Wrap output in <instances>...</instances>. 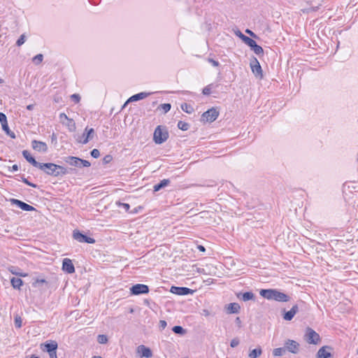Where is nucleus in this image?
<instances>
[{"mask_svg": "<svg viewBox=\"0 0 358 358\" xmlns=\"http://www.w3.org/2000/svg\"><path fill=\"white\" fill-rule=\"evenodd\" d=\"M259 294L262 297L268 300H275L276 301L280 302H287L289 301L290 299V297L288 295L277 289H261Z\"/></svg>", "mask_w": 358, "mask_h": 358, "instance_id": "f03ea898", "label": "nucleus"}, {"mask_svg": "<svg viewBox=\"0 0 358 358\" xmlns=\"http://www.w3.org/2000/svg\"><path fill=\"white\" fill-rule=\"evenodd\" d=\"M305 340L310 344H318L320 342V335L311 328H307L305 336Z\"/></svg>", "mask_w": 358, "mask_h": 358, "instance_id": "39448f33", "label": "nucleus"}, {"mask_svg": "<svg viewBox=\"0 0 358 358\" xmlns=\"http://www.w3.org/2000/svg\"><path fill=\"white\" fill-rule=\"evenodd\" d=\"M172 330L175 334H177L182 335L185 333V330L180 326H175Z\"/></svg>", "mask_w": 358, "mask_h": 358, "instance_id": "72a5a7b5", "label": "nucleus"}, {"mask_svg": "<svg viewBox=\"0 0 358 358\" xmlns=\"http://www.w3.org/2000/svg\"><path fill=\"white\" fill-rule=\"evenodd\" d=\"M241 295L242 300L244 301H248L249 300H253L255 299V295L251 292H247L243 294L240 293L237 295V296L238 298H240Z\"/></svg>", "mask_w": 358, "mask_h": 358, "instance_id": "b1692460", "label": "nucleus"}, {"mask_svg": "<svg viewBox=\"0 0 358 358\" xmlns=\"http://www.w3.org/2000/svg\"><path fill=\"white\" fill-rule=\"evenodd\" d=\"M170 183V180L169 179H164L160 181L158 184H156L153 187L154 192H157L160 190L162 188L166 187Z\"/></svg>", "mask_w": 358, "mask_h": 358, "instance_id": "4be33fe9", "label": "nucleus"}, {"mask_svg": "<svg viewBox=\"0 0 358 358\" xmlns=\"http://www.w3.org/2000/svg\"><path fill=\"white\" fill-rule=\"evenodd\" d=\"M10 283L14 289H20V287L23 285L22 279L18 278H13L10 280Z\"/></svg>", "mask_w": 358, "mask_h": 358, "instance_id": "a878e982", "label": "nucleus"}, {"mask_svg": "<svg viewBox=\"0 0 358 358\" xmlns=\"http://www.w3.org/2000/svg\"><path fill=\"white\" fill-rule=\"evenodd\" d=\"M91 155L94 158H98L100 156V152L97 149H93L91 151Z\"/></svg>", "mask_w": 358, "mask_h": 358, "instance_id": "c03bdc74", "label": "nucleus"}, {"mask_svg": "<svg viewBox=\"0 0 358 358\" xmlns=\"http://www.w3.org/2000/svg\"><path fill=\"white\" fill-rule=\"evenodd\" d=\"M50 358H57V350L52 351L50 352H48Z\"/></svg>", "mask_w": 358, "mask_h": 358, "instance_id": "5fc2aeb1", "label": "nucleus"}, {"mask_svg": "<svg viewBox=\"0 0 358 358\" xmlns=\"http://www.w3.org/2000/svg\"><path fill=\"white\" fill-rule=\"evenodd\" d=\"M136 352L139 354L141 357L150 358L152 357V350L143 345L137 347Z\"/></svg>", "mask_w": 358, "mask_h": 358, "instance_id": "f8f14e48", "label": "nucleus"}, {"mask_svg": "<svg viewBox=\"0 0 358 358\" xmlns=\"http://www.w3.org/2000/svg\"><path fill=\"white\" fill-rule=\"evenodd\" d=\"M250 67L252 73L255 74L256 78L259 79L263 78V72L262 67L259 64V62L255 57H254L253 59L251 61Z\"/></svg>", "mask_w": 358, "mask_h": 358, "instance_id": "0eeeda50", "label": "nucleus"}, {"mask_svg": "<svg viewBox=\"0 0 358 358\" xmlns=\"http://www.w3.org/2000/svg\"><path fill=\"white\" fill-rule=\"evenodd\" d=\"M212 86H213V85H212V84H210V85H208L206 86V87L203 89L202 93H203L204 95H209V94L211 93Z\"/></svg>", "mask_w": 358, "mask_h": 358, "instance_id": "4c0bfd02", "label": "nucleus"}, {"mask_svg": "<svg viewBox=\"0 0 358 358\" xmlns=\"http://www.w3.org/2000/svg\"><path fill=\"white\" fill-rule=\"evenodd\" d=\"M181 109L188 114L192 113L194 110V108L191 105L186 103H184L181 105Z\"/></svg>", "mask_w": 358, "mask_h": 358, "instance_id": "c85d7f7f", "label": "nucleus"}, {"mask_svg": "<svg viewBox=\"0 0 358 358\" xmlns=\"http://www.w3.org/2000/svg\"><path fill=\"white\" fill-rule=\"evenodd\" d=\"M219 112L215 108H211L202 114L201 120L207 122H213L217 118Z\"/></svg>", "mask_w": 358, "mask_h": 358, "instance_id": "423d86ee", "label": "nucleus"}, {"mask_svg": "<svg viewBox=\"0 0 358 358\" xmlns=\"http://www.w3.org/2000/svg\"><path fill=\"white\" fill-rule=\"evenodd\" d=\"M34 104H30V105H28V106H27V108L28 110H33V109H34Z\"/></svg>", "mask_w": 358, "mask_h": 358, "instance_id": "680f3d73", "label": "nucleus"}, {"mask_svg": "<svg viewBox=\"0 0 358 358\" xmlns=\"http://www.w3.org/2000/svg\"><path fill=\"white\" fill-rule=\"evenodd\" d=\"M0 122L1 125L7 123L6 116L3 113H0Z\"/></svg>", "mask_w": 358, "mask_h": 358, "instance_id": "37998d69", "label": "nucleus"}, {"mask_svg": "<svg viewBox=\"0 0 358 358\" xmlns=\"http://www.w3.org/2000/svg\"><path fill=\"white\" fill-rule=\"evenodd\" d=\"M236 320H237V322H239L240 321L239 317H237Z\"/></svg>", "mask_w": 358, "mask_h": 358, "instance_id": "774afa93", "label": "nucleus"}, {"mask_svg": "<svg viewBox=\"0 0 358 358\" xmlns=\"http://www.w3.org/2000/svg\"><path fill=\"white\" fill-rule=\"evenodd\" d=\"M11 138H15V134L12 131H9V134H8Z\"/></svg>", "mask_w": 358, "mask_h": 358, "instance_id": "0e129e2a", "label": "nucleus"}, {"mask_svg": "<svg viewBox=\"0 0 358 358\" xmlns=\"http://www.w3.org/2000/svg\"><path fill=\"white\" fill-rule=\"evenodd\" d=\"M94 135L95 131L94 129H89L88 127H86L82 136L76 135L74 137L77 143L87 144L90 140H92L94 137Z\"/></svg>", "mask_w": 358, "mask_h": 358, "instance_id": "7ed1b4c3", "label": "nucleus"}, {"mask_svg": "<svg viewBox=\"0 0 358 358\" xmlns=\"http://www.w3.org/2000/svg\"><path fill=\"white\" fill-rule=\"evenodd\" d=\"M169 137V133L166 129H162L158 126L154 132L153 139L157 144H162L165 142Z\"/></svg>", "mask_w": 358, "mask_h": 358, "instance_id": "20e7f679", "label": "nucleus"}, {"mask_svg": "<svg viewBox=\"0 0 358 358\" xmlns=\"http://www.w3.org/2000/svg\"><path fill=\"white\" fill-rule=\"evenodd\" d=\"M131 293L134 295L147 294L149 292V288L147 285L143 284H136L130 288Z\"/></svg>", "mask_w": 358, "mask_h": 358, "instance_id": "9d476101", "label": "nucleus"}, {"mask_svg": "<svg viewBox=\"0 0 358 358\" xmlns=\"http://www.w3.org/2000/svg\"><path fill=\"white\" fill-rule=\"evenodd\" d=\"M252 50L254 51V52L256 55H262L264 53L263 48L260 45H257V43L253 46Z\"/></svg>", "mask_w": 358, "mask_h": 358, "instance_id": "2f4dec72", "label": "nucleus"}, {"mask_svg": "<svg viewBox=\"0 0 358 358\" xmlns=\"http://www.w3.org/2000/svg\"><path fill=\"white\" fill-rule=\"evenodd\" d=\"M239 339L238 338H235L231 340L230 345L231 348H236L239 344Z\"/></svg>", "mask_w": 358, "mask_h": 358, "instance_id": "a18cd8bd", "label": "nucleus"}, {"mask_svg": "<svg viewBox=\"0 0 358 358\" xmlns=\"http://www.w3.org/2000/svg\"><path fill=\"white\" fill-rule=\"evenodd\" d=\"M178 127L182 131H187L189 129V125L185 122L179 121L178 123Z\"/></svg>", "mask_w": 358, "mask_h": 358, "instance_id": "473e14b6", "label": "nucleus"}, {"mask_svg": "<svg viewBox=\"0 0 358 358\" xmlns=\"http://www.w3.org/2000/svg\"><path fill=\"white\" fill-rule=\"evenodd\" d=\"M2 129L7 134H9V131H10V129L8 128V123L6 124H2Z\"/></svg>", "mask_w": 358, "mask_h": 358, "instance_id": "864d4df0", "label": "nucleus"}, {"mask_svg": "<svg viewBox=\"0 0 358 358\" xmlns=\"http://www.w3.org/2000/svg\"><path fill=\"white\" fill-rule=\"evenodd\" d=\"M245 32L250 34L251 36L256 37V35L250 29H246Z\"/></svg>", "mask_w": 358, "mask_h": 358, "instance_id": "13d9d810", "label": "nucleus"}, {"mask_svg": "<svg viewBox=\"0 0 358 358\" xmlns=\"http://www.w3.org/2000/svg\"><path fill=\"white\" fill-rule=\"evenodd\" d=\"M9 271L15 275H17V276H20V277H26L28 275L27 273H22V272H19L18 271H17V268L14 267V266H11L8 268Z\"/></svg>", "mask_w": 358, "mask_h": 358, "instance_id": "c756f323", "label": "nucleus"}, {"mask_svg": "<svg viewBox=\"0 0 358 358\" xmlns=\"http://www.w3.org/2000/svg\"><path fill=\"white\" fill-rule=\"evenodd\" d=\"M31 145L34 150L40 152H46L48 151V145L45 143L34 140L31 142Z\"/></svg>", "mask_w": 358, "mask_h": 358, "instance_id": "4468645a", "label": "nucleus"}, {"mask_svg": "<svg viewBox=\"0 0 358 358\" xmlns=\"http://www.w3.org/2000/svg\"><path fill=\"white\" fill-rule=\"evenodd\" d=\"M22 181L26 183L27 185H29V186H31V187H36V185L35 184H33L31 182H30L29 181L27 180V178H23L22 179Z\"/></svg>", "mask_w": 358, "mask_h": 358, "instance_id": "4d7b16f0", "label": "nucleus"}, {"mask_svg": "<svg viewBox=\"0 0 358 358\" xmlns=\"http://www.w3.org/2000/svg\"><path fill=\"white\" fill-rule=\"evenodd\" d=\"M30 358H39V357H36V356H34V355H32V356H31V357H30Z\"/></svg>", "mask_w": 358, "mask_h": 358, "instance_id": "338daca9", "label": "nucleus"}, {"mask_svg": "<svg viewBox=\"0 0 358 358\" xmlns=\"http://www.w3.org/2000/svg\"><path fill=\"white\" fill-rule=\"evenodd\" d=\"M38 169L46 174L54 177L64 176L68 173L66 168L53 163H41Z\"/></svg>", "mask_w": 358, "mask_h": 358, "instance_id": "f257e3e1", "label": "nucleus"}, {"mask_svg": "<svg viewBox=\"0 0 358 358\" xmlns=\"http://www.w3.org/2000/svg\"><path fill=\"white\" fill-rule=\"evenodd\" d=\"M117 204L119 206H122L126 211H128L130 208V206L128 203L117 202Z\"/></svg>", "mask_w": 358, "mask_h": 358, "instance_id": "09e8293b", "label": "nucleus"}, {"mask_svg": "<svg viewBox=\"0 0 358 358\" xmlns=\"http://www.w3.org/2000/svg\"><path fill=\"white\" fill-rule=\"evenodd\" d=\"M103 160L105 164H108L112 160V157L110 155H106L103 157Z\"/></svg>", "mask_w": 358, "mask_h": 358, "instance_id": "603ef678", "label": "nucleus"}, {"mask_svg": "<svg viewBox=\"0 0 358 358\" xmlns=\"http://www.w3.org/2000/svg\"><path fill=\"white\" fill-rule=\"evenodd\" d=\"M71 99L76 103H79L80 101V96L78 94H73L71 96Z\"/></svg>", "mask_w": 358, "mask_h": 358, "instance_id": "a19ab883", "label": "nucleus"}, {"mask_svg": "<svg viewBox=\"0 0 358 358\" xmlns=\"http://www.w3.org/2000/svg\"><path fill=\"white\" fill-rule=\"evenodd\" d=\"M64 161L71 166L80 167V158L72 156H68L64 158Z\"/></svg>", "mask_w": 358, "mask_h": 358, "instance_id": "6ab92c4d", "label": "nucleus"}, {"mask_svg": "<svg viewBox=\"0 0 358 358\" xmlns=\"http://www.w3.org/2000/svg\"><path fill=\"white\" fill-rule=\"evenodd\" d=\"M240 306L237 303H231L229 305L228 310L229 313H238L240 310Z\"/></svg>", "mask_w": 358, "mask_h": 358, "instance_id": "bb28decb", "label": "nucleus"}, {"mask_svg": "<svg viewBox=\"0 0 358 358\" xmlns=\"http://www.w3.org/2000/svg\"><path fill=\"white\" fill-rule=\"evenodd\" d=\"M198 249L202 252H204L206 250L205 248L203 245H199Z\"/></svg>", "mask_w": 358, "mask_h": 358, "instance_id": "e2e57ef3", "label": "nucleus"}, {"mask_svg": "<svg viewBox=\"0 0 358 358\" xmlns=\"http://www.w3.org/2000/svg\"><path fill=\"white\" fill-rule=\"evenodd\" d=\"M262 354L261 347H258L252 350H250L248 355L249 358H257Z\"/></svg>", "mask_w": 358, "mask_h": 358, "instance_id": "393cba45", "label": "nucleus"}, {"mask_svg": "<svg viewBox=\"0 0 358 358\" xmlns=\"http://www.w3.org/2000/svg\"><path fill=\"white\" fill-rule=\"evenodd\" d=\"M22 155L23 157L27 159V162H29L30 164H31L34 167H36L38 169L39 165L41 164L40 162H38L29 152L27 150L22 151Z\"/></svg>", "mask_w": 358, "mask_h": 358, "instance_id": "aec40b11", "label": "nucleus"}, {"mask_svg": "<svg viewBox=\"0 0 358 358\" xmlns=\"http://www.w3.org/2000/svg\"><path fill=\"white\" fill-rule=\"evenodd\" d=\"M68 123L66 124V126L69 131H74L76 130V124L74 121L72 119H69L67 120Z\"/></svg>", "mask_w": 358, "mask_h": 358, "instance_id": "f704fd0d", "label": "nucleus"}, {"mask_svg": "<svg viewBox=\"0 0 358 358\" xmlns=\"http://www.w3.org/2000/svg\"><path fill=\"white\" fill-rule=\"evenodd\" d=\"M92 358H102V357L100 356H94V357H92Z\"/></svg>", "mask_w": 358, "mask_h": 358, "instance_id": "69168bd1", "label": "nucleus"}, {"mask_svg": "<svg viewBox=\"0 0 358 358\" xmlns=\"http://www.w3.org/2000/svg\"><path fill=\"white\" fill-rule=\"evenodd\" d=\"M208 62L209 63H210L213 66H219V62L214 60L213 59H211V58H208Z\"/></svg>", "mask_w": 358, "mask_h": 358, "instance_id": "3c124183", "label": "nucleus"}, {"mask_svg": "<svg viewBox=\"0 0 358 358\" xmlns=\"http://www.w3.org/2000/svg\"><path fill=\"white\" fill-rule=\"evenodd\" d=\"M62 269L68 273H73L75 272V267L70 259H64L62 263Z\"/></svg>", "mask_w": 358, "mask_h": 358, "instance_id": "dca6fc26", "label": "nucleus"}, {"mask_svg": "<svg viewBox=\"0 0 358 358\" xmlns=\"http://www.w3.org/2000/svg\"><path fill=\"white\" fill-rule=\"evenodd\" d=\"M73 238L80 243H87L90 244H93L95 243V240L93 238L88 237L83 234L78 230L73 231Z\"/></svg>", "mask_w": 358, "mask_h": 358, "instance_id": "6e6552de", "label": "nucleus"}, {"mask_svg": "<svg viewBox=\"0 0 358 358\" xmlns=\"http://www.w3.org/2000/svg\"><path fill=\"white\" fill-rule=\"evenodd\" d=\"M45 350L48 352H50L54 350H57L58 344L56 341H52L50 343L44 344Z\"/></svg>", "mask_w": 358, "mask_h": 358, "instance_id": "5701e85b", "label": "nucleus"}, {"mask_svg": "<svg viewBox=\"0 0 358 358\" xmlns=\"http://www.w3.org/2000/svg\"><path fill=\"white\" fill-rule=\"evenodd\" d=\"M25 42V36L21 35L16 42L17 45L20 46Z\"/></svg>", "mask_w": 358, "mask_h": 358, "instance_id": "79ce46f5", "label": "nucleus"}, {"mask_svg": "<svg viewBox=\"0 0 358 358\" xmlns=\"http://www.w3.org/2000/svg\"><path fill=\"white\" fill-rule=\"evenodd\" d=\"M243 41L245 44H247L249 47H250V48H251V49H252V48H253V46L256 44V42H255L253 39H252V38H249L248 36L245 37V38H243Z\"/></svg>", "mask_w": 358, "mask_h": 358, "instance_id": "7c9ffc66", "label": "nucleus"}, {"mask_svg": "<svg viewBox=\"0 0 358 358\" xmlns=\"http://www.w3.org/2000/svg\"><path fill=\"white\" fill-rule=\"evenodd\" d=\"M97 341L100 343V344H105L108 342V338L106 335L104 334H100L97 337Z\"/></svg>", "mask_w": 358, "mask_h": 358, "instance_id": "c9c22d12", "label": "nucleus"}, {"mask_svg": "<svg viewBox=\"0 0 358 358\" xmlns=\"http://www.w3.org/2000/svg\"><path fill=\"white\" fill-rule=\"evenodd\" d=\"M80 167H89L90 166L91 164L90 162L80 159Z\"/></svg>", "mask_w": 358, "mask_h": 358, "instance_id": "49530a36", "label": "nucleus"}, {"mask_svg": "<svg viewBox=\"0 0 358 358\" xmlns=\"http://www.w3.org/2000/svg\"><path fill=\"white\" fill-rule=\"evenodd\" d=\"M166 322L165 320L159 321V327L164 329L166 327Z\"/></svg>", "mask_w": 358, "mask_h": 358, "instance_id": "6e6d98bb", "label": "nucleus"}, {"mask_svg": "<svg viewBox=\"0 0 358 358\" xmlns=\"http://www.w3.org/2000/svg\"><path fill=\"white\" fill-rule=\"evenodd\" d=\"M15 325L17 328H20L22 327V319L18 315L15 317Z\"/></svg>", "mask_w": 358, "mask_h": 358, "instance_id": "58836bf2", "label": "nucleus"}, {"mask_svg": "<svg viewBox=\"0 0 358 358\" xmlns=\"http://www.w3.org/2000/svg\"><path fill=\"white\" fill-rule=\"evenodd\" d=\"M10 201L12 204H15V205L17 206L19 208H20L23 210H25V211L35 210V208L33 206H31L22 201H20L18 199H11Z\"/></svg>", "mask_w": 358, "mask_h": 358, "instance_id": "ddd939ff", "label": "nucleus"}, {"mask_svg": "<svg viewBox=\"0 0 358 358\" xmlns=\"http://www.w3.org/2000/svg\"><path fill=\"white\" fill-rule=\"evenodd\" d=\"M299 343L294 340L287 339L285 342L286 351L293 354H297L299 351Z\"/></svg>", "mask_w": 358, "mask_h": 358, "instance_id": "1a4fd4ad", "label": "nucleus"}, {"mask_svg": "<svg viewBox=\"0 0 358 358\" xmlns=\"http://www.w3.org/2000/svg\"><path fill=\"white\" fill-rule=\"evenodd\" d=\"M11 170L13 171H16L18 170V166L17 164H14L13 165V166L11 167Z\"/></svg>", "mask_w": 358, "mask_h": 358, "instance_id": "bf43d9fd", "label": "nucleus"}, {"mask_svg": "<svg viewBox=\"0 0 358 358\" xmlns=\"http://www.w3.org/2000/svg\"><path fill=\"white\" fill-rule=\"evenodd\" d=\"M330 347L323 346L317 352L316 358H329L331 357Z\"/></svg>", "mask_w": 358, "mask_h": 358, "instance_id": "f3484780", "label": "nucleus"}, {"mask_svg": "<svg viewBox=\"0 0 358 358\" xmlns=\"http://www.w3.org/2000/svg\"><path fill=\"white\" fill-rule=\"evenodd\" d=\"M32 286H33V287L38 288L40 290H45L48 288L49 283L44 278H36L34 279V282H32Z\"/></svg>", "mask_w": 358, "mask_h": 358, "instance_id": "9b49d317", "label": "nucleus"}, {"mask_svg": "<svg viewBox=\"0 0 358 358\" xmlns=\"http://www.w3.org/2000/svg\"><path fill=\"white\" fill-rule=\"evenodd\" d=\"M203 315L205 316H208L210 315V313L208 310H203V313H202Z\"/></svg>", "mask_w": 358, "mask_h": 358, "instance_id": "052dcab7", "label": "nucleus"}, {"mask_svg": "<svg viewBox=\"0 0 358 358\" xmlns=\"http://www.w3.org/2000/svg\"><path fill=\"white\" fill-rule=\"evenodd\" d=\"M234 34H235L237 36H238V37H239L242 41L243 40V38H244L245 37H246V36H245L243 34H242V32H241L240 30H238V29L235 30V31H234Z\"/></svg>", "mask_w": 358, "mask_h": 358, "instance_id": "de8ad7c7", "label": "nucleus"}, {"mask_svg": "<svg viewBox=\"0 0 358 358\" xmlns=\"http://www.w3.org/2000/svg\"><path fill=\"white\" fill-rule=\"evenodd\" d=\"M59 119H60V121L64 124V120H68L70 118H69L68 116L65 113H61L59 115Z\"/></svg>", "mask_w": 358, "mask_h": 358, "instance_id": "8fccbe9b", "label": "nucleus"}, {"mask_svg": "<svg viewBox=\"0 0 358 358\" xmlns=\"http://www.w3.org/2000/svg\"><path fill=\"white\" fill-rule=\"evenodd\" d=\"M299 311V307L297 305L292 306L290 310L285 312L283 315V319L287 321H290L294 317L296 313Z\"/></svg>", "mask_w": 358, "mask_h": 358, "instance_id": "a211bd4d", "label": "nucleus"}, {"mask_svg": "<svg viewBox=\"0 0 358 358\" xmlns=\"http://www.w3.org/2000/svg\"><path fill=\"white\" fill-rule=\"evenodd\" d=\"M171 292L178 295H187L189 294H192L194 291L187 287H179L173 286L171 288Z\"/></svg>", "mask_w": 358, "mask_h": 358, "instance_id": "2eb2a0df", "label": "nucleus"}, {"mask_svg": "<svg viewBox=\"0 0 358 358\" xmlns=\"http://www.w3.org/2000/svg\"><path fill=\"white\" fill-rule=\"evenodd\" d=\"M159 107L164 111V113H167L170 110L171 106L170 103H163L161 104Z\"/></svg>", "mask_w": 358, "mask_h": 358, "instance_id": "ea45409f", "label": "nucleus"}, {"mask_svg": "<svg viewBox=\"0 0 358 358\" xmlns=\"http://www.w3.org/2000/svg\"><path fill=\"white\" fill-rule=\"evenodd\" d=\"M43 56L42 54H38L37 55H36L34 58H33V62L36 64H39L42 61H43Z\"/></svg>", "mask_w": 358, "mask_h": 358, "instance_id": "e433bc0d", "label": "nucleus"}, {"mask_svg": "<svg viewBox=\"0 0 358 358\" xmlns=\"http://www.w3.org/2000/svg\"><path fill=\"white\" fill-rule=\"evenodd\" d=\"M286 352V348H275L273 350V355L275 357H280L282 356Z\"/></svg>", "mask_w": 358, "mask_h": 358, "instance_id": "cd10ccee", "label": "nucleus"}, {"mask_svg": "<svg viewBox=\"0 0 358 358\" xmlns=\"http://www.w3.org/2000/svg\"><path fill=\"white\" fill-rule=\"evenodd\" d=\"M151 93H147V92H140L138 94H134L131 96L127 101V102L129 101H136L141 99H143L148 96Z\"/></svg>", "mask_w": 358, "mask_h": 358, "instance_id": "412c9836", "label": "nucleus"}]
</instances>
